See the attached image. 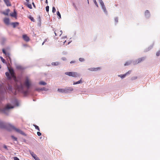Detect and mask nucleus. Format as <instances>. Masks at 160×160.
<instances>
[{
	"mask_svg": "<svg viewBox=\"0 0 160 160\" xmlns=\"http://www.w3.org/2000/svg\"><path fill=\"white\" fill-rule=\"evenodd\" d=\"M24 85L27 89V90H25L23 85L20 84L19 85H17L15 88L19 91L23 93L24 94H27L28 93V89H29L32 86V83L30 79L27 77L26 78L24 82Z\"/></svg>",
	"mask_w": 160,
	"mask_h": 160,
	"instance_id": "f257e3e1",
	"label": "nucleus"
},
{
	"mask_svg": "<svg viewBox=\"0 0 160 160\" xmlns=\"http://www.w3.org/2000/svg\"><path fill=\"white\" fill-rule=\"evenodd\" d=\"M6 89L8 90V92H12V87L11 86L8 85L4 86L3 85H0V93H2L6 91Z\"/></svg>",
	"mask_w": 160,
	"mask_h": 160,
	"instance_id": "f03ea898",
	"label": "nucleus"
},
{
	"mask_svg": "<svg viewBox=\"0 0 160 160\" xmlns=\"http://www.w3.org/2000/svg\"><path fill=\"white\" fill-rule=\"evenodd\" d=\"M65 74L69 76L77 77L80 76L79 74L75 72H66Z\"/></svg>",
	"mask_w": 160,
	"mask_h": 160,
	"instance_id": "7ed1b4c3",
	"label": "nucleus"
},
{
	"mask_svg": "<svg viewBox=\"0 0 160 160\" xmlns=\"http://www.w3.org/2000/svg\"><path fill=\"white\" fill-rule=\"evenodd\" d=\"M13 108V106H11L10 104H8L2 109V111L4 113L7 114H8L7 112H8V110L10 108Z\"/></svg>",
	"mask_w": 160,
	"mask_h": 160,
	"instance_id": "20e7f679",
	"label": "nucleus"
},
{
	"mask_svg": "<svg viewBox=\"0 0 160 160\" xmlns=\"http://www.w3.org/2000/svg\"><path fill=\"white\" fill-rule=\"evenodd\" d=\"M8 70L9 73L10 74L11 77L14 78H16L14 75V71L13 69L12 68H8Z\"/></svg>",
	"mask_w": 160,
	"mask_h": 160,
	"instance_id": "39448f33",
	"label": "nucleus"
},
{
	"mask_svg": "<svg viewBox=\"0 0 160 160\" xmlns=\"http://www.w3.org/2000/svg\"><path fill=\"white\" fill-rule=\"evenodd\" d=\"M54 31L56 36L58 35L60 36L62 33V30L59 31L54 29Z\"/></svg>",
	"mask_w": 160,
	"mask_h": 160,
	"instance_id": "423d86ee",
	"label": "nucleus"
},
{
	"mask_svg": "<svg viewBox=\"0 0 160 160\" xmlns=\"http://www.w3.org/2000/svg\"><path fill=\"white\" fill-rule=\"evenodd\" d=\"M12 127L17 132L20 133L22 135L24 134V132H23L22 130L19 129L15 128L13 126H12Z\"/></svg>",
	"mask_w": 160,
	"mask_h": 160,
	"instance_id": "0eeeda50",
	"label": "nucleus"
},
{
	"mask_svg": "<svg viewBox=\"0 0 160 160\" xmlns=\"http://www.w3.org/2000/svg\"><path fill=\"white\" fill-rule=\"evenodd\" d=\"M66 93H69L70 92L73 90V88L72 87L65 88Z\"/></svg>",
	"mask_w": 160,
	"mask_h": 160,
	"instance_id": "6e6552de",
	"label": "nucleus"
},
{
	"mask_svg": "<svg viewBox=\"0 0 160 160\" xmlns=\"http://www.w3.org/2000/svg\"><path fill=\"white\" fill-rule=\"evenodd\" d=\"M22 38L26 42H28L29 41V38L26 35H23Z\"/></svg>",
	"mask_w": 160,
	"mask_h": 160,
	"instance_id": "1a4fd4ad",
	"label": "nucleus"
},
{
	"mask_svg": "<svg viewBox=\"0 0 160 160\" xmlns=\"http://www.w3.org/2000/svg\"><path fill=\"white\" fill-rule=\"evenodd\" d=\"M88 69L89 70L93 71H98V70H99L100 69V68H88Z\"/></svg>",
	"mask_w": 160,
	"mask_h": 160,
	"instance_id": "9d476101",
	"label": "nucleus"
},
{
	"mask_svg": "<svg viewBox=\"0 0 160 160\" xmlns=\"http://www.w3.org/2000/svg\"><path fill=\"white\" fill-rule=\"evenodd\" d=\"M131 72V71H129L123 75H119V76L120 77L122 78H124L125 77L126 75L130 74Z\"/></svg>",
	"mask_w": 160,
	"mask_h": 160,
	"instance_id": "9b49d317",
	"label": "nucleus"
},
{
	"mask_svg": "<svg viewBox=\"0 0 160 160\" xmlns=\"http://www.w3.org/2000/svg\"><path fill=\"white\" fill-rule=\"evenodd\" d=\"M145 59V58L144 57H142L141 58H138L136 61V63H138L142 61H143Z\"/></svg>",
	"mask_w": 160,
	"mask_h": 160,
	"instance_id": "f8f14e48",
	"label": "nucleus"
},
{
	"mask_svg": "<svg viewBox=\"0 0 160 160\" xmlns=\"http://www.w3.org/2000/svg\"><path fill=\"white\" fill-rule=\"evenodd\" d=\"M2 52L7 57H8L10 59V54L9 53H7L4 49H2Z\"/></svg>",
	"mask_w": 160,
	"mask_h": 160,
	"instance_id": "ddd939ff",
	"label": "nucleus"
},
{
	"mask_svg": "<svg viewBox=\"0 0 160 160\" xmlns=\"http://www.w3.org/2000/svg\"><path fill=\"white\" fill-rule=\"evenodd\" d=\"M4 22L7 25H8L9 24V20L8 18H5L4 19Z\"/></svg>",
	"mask_w": 160,
	"mask_h": 160,
	"instance_id": "4468645a",
	"label": "nucleus"
},
{
	"mask_svg": "<svg viewBox=\"0 0 160 160\" xmlns=\"http://www.w3.org/2000/svg\"><path fill=\"white\" fill-rule=\"evenodd\" d=\"M4 2L7 6H11V4L9 0H3Z\"/></svg>",
	"mask_w": 160,
	"mask_h": 160,
	"instance_id": "2eb2a0df",
	"label": "nucleus"
},
{
	"mask_svg": "<svg viewBox=\"0 0 160 160\" xmlns=\"http://www.w3.org/2000/svg\"><path fill=\"white\" fill-rule=\"evenodd\" d=\"M58 92H61V93H66L65 88V89L58 88Z\"/></svg>",
	"mask_w": 160,
	"mask_h": 160,
	"instance_id": "dca6fc26",
	"label": "nucleus"
},
{
	"mask_svg": "<svg viewBox=\"0 0 160 160\" xmlns=\"http://www.w3.org/2000/svg\"><path fill=\"white\" fill-rule=\"evenodd\" d=\"M18 24H19V23L17 22H12L11 23V25H12V26L14 28H15L16 26H18Z\"/></svg>",
	"mask_w": 160,
	"mask_h": 160,
	"instance_id": "f3484780",
	"label": "nucleus"
},
{
	"mask_svg": "<svg viewBox=\"0 0 160 160\" xmlns=\"http://www.w3.org/2000/svg\"><path fill=\"white\" fill-rule=\"evenodd\" d=\"M145 14L146 16L147 17H149L150 16V12L148 10H146L145 11Z\"/></svg>",
	"mask_w": 160,
	"mask_h": 160,
	"instance_id": "a211bd4d",
	"label": "nucleus"
},
{
	"mask_svg": "<svg viewBox=\"0 0 160 160\" xmlns=\"http://www.w3.org/2000/svg\"><path fill=\"white\" fill-rule=\"evenodd\" d=\"M9 73V72H7L5 73V74L8 78L11 79V77Z\"/></svg>",
	"mask_w": 160,
	"mask_h": 160,
	"instance_id": "6ab92c4d",
	"label": "nucleus"
},
{
	"mask_svg": "<svg viewBox=\"0 0 160 160\" xmlns=\"http://www.w3.org/2000/svg\"><path fill=\"white\" fill-rule=\"evenodd\" d=\"M31 154L32 156L35 159L38 157L37 155L36 154H34V153L33 152H31Z\"/></svg>",
	"mask_w": 160,
	"mask_h": 160,
	"instance_id": "aec40b11",
	"label": "nucleus"
},
{
	"mask_svg": "<svg viewBox=\"0 0 160 160\" xmlns=\"http://www.w3.org/2000/svg\"><path fill=\"white\" fill-rule=\"evenodd\" d=\"M102 9L103 10L104 12L106 13H107V12L106 10V9L105 5L102 7Z\"/></svg>",
	"mask_w": 160,
	"mask_h": 160,
	"instance_id": "412c9836",
	"label": "nucleus"
},
{
	"mask_svg": "<svg viewBox=\"0 0 160 160\" xmlns=\"http://www.w3.org/2000/svg\"><path fill=\"white\" fill-rule=\"evenodd\" d=\"M14 12L13 13H10V16L12 17H15L16 16V12L15 11V10H14Z\"/></svg>",
	"mask_w": 160,
	"mask_h": 160,
	"instance_id": "4be33fe9",
	"label": "nucleus"
},
{
	"mask_svg": "<svg viewBox=\"0 0 160 160\" xmlns=\"http://www.w3.org/2000/svg\"><path fill=\"white\" fill-rule=\"evenodd\" d=\"M59 64L58 62H53L52 63V65L53 66H57Z\"/></svg>",
	"mask_w": 160,
	"mask_h": 160,
	"instance_id": "5701e85b",
	"label": "nucleus"
},
{
	"mask_svg": "<svg viewBox=\"0 0 160 160\" xmlns=\"http://www.w3.org/2000/svg\"><path fill=\"white\" fill-rule=\"evenodd\" d=\"M39 84L41 85H46L47 83L45 82L42 81L39 82Z\"/></svg>",
	"mask_w": 160,
	"mask_h": 160,
	"instance_id": "b1692460",
	"label": "nucleus"
},
{
	"mask_svg": "<svg viewBox=\"0 0 160 160\" xmlns=\"http://www.w3.org/2000/svg\"><path fill=\"white\" fill-rule=\"evenodd\" d=\"M25 4L29 8H32V5L31 4H29L28 3H25Z\"/></svg>",
	"mask_w": 160,
	"mask_h": 160,
	"instance_id": "393cba45",
	"label": "nucleus"
},
{
	"mask_svg": "<svg viewBox=\"0 0 160 160\" xmlns=\"http://www.w3.org/2000/svg\"><path fill=\"white\" fill-rule=\"evenodd\" d=\"M4 127V125L3 123L1 122H0V128H3Z\"/></svg>",
	"mask_w": 160,
	"mask_h": 160,
	"instance_id": "a878e982",
	"label": "nucleus"
},
{
	"mask_svg": "<svg viewBox=\"0 0 160 160\" xmlns=\"http://www.w3.org/2000/svg\"><path fill=\"white\" fill-rule=\"evenodd\" d=\"M98 1L102 7L104 5V3L102 0H98Z\"/></svg>",
	"mask_w": 160,
	"mask_h": 160,
	"instance_id": "bb28decb",
	"label": "nucleus"
},
{
	"mask_svg": "<svg viewBox=\"0 0 160 160\" xmlns=\"http://www.w3.org/2000/svg\"><path fill=\"white\" fill-rule=\"evenodd\" d=\"M81 82H82V80H81V79L78 82H74L73 84L75 85V84H79V83H81Z\"/></svg>",
	"mask_w": 160,
	"mask_h": 160,
	"instance_id": "cd10ccee",
	"label": "nucleus"
},
{
	"mask_svg": "<svg viewBox=\"0 0 160 160\" xmlns=\"http://www.w3.org/2000/svg\"><path fill=\"white\" fill-rule=\"evenodd\" d=\"M33 126L35 127L36 129H37L39 131H40L39 128L38 126H37V125H33Z\"/></svg>",
	"mask_w": 160,
	"mask_h": 160,
	"instance_id": "c85d7f7f",
	"label": "nucleus"
},
{
	"mask_svg": "<svg viewBox=\"0 0 160 160\" xmlns=\"http://www.w3.org/2000/svg\"><path fill=\"white\" fill-rule=\"evenodd\" d=\"M0 58L1 61L3 63H4L5 62V60L2 57H0Z\"/></svg>",
	"mask_w": 160,
	"mask_h": 160,
	"instance_id": "c756f323",
	"label": "nucleus"
},
{
	"mask_svg": "<svg viewBox=\"0 0 160 160\" xmlns=\"http://www.w3.org/2000/svg\"><path fill=\"white\" fill-rule=\"evenodd\" d=\"M57 15L59 17V18H61V14H60L59 12L58 11L57 12Z\"/></svg>",
	"mask_w": 160,
	"mask_h": 160,
	"instance_id": "7c9ffc66",
	"label": "nucleus"
},
{
	"mask_svg": "<svg viewBox=\"0 0 160 160\" xmlns=\"http://www.w3.org/2000/svg\"><path fill=\"white\" fill-rule=\"evenodd\" d=\"M29 18L31 21L32 22H34V19L31 16H30L29 17Z\"/></svg>",
	"mask_w": 160,
	"mask_h": 160,
	"instance_id": "2f4dec72",
	"label": "nucleus"
},
{
	"mask_svg": "<svg viewBox=\"0 0 160 160\" xmlns=\"http://www.w3.org/2000/svg\"><path fill=\"white\" fill-rule=\"evenodd\" d=\"M93 2H94V3H95V5H96V6L97 7H98V4L97 2L96 1V0H93Z\"/></svg>",
	"mask_w": 160,
	"mask_h": 160,
	"instance_id": "473e14b6",
	"label": "nucleus"
},
{
	"mask_svg": "<svg viewBox=\"0 0 160 160\" xmlns=\"http://www.w3.org/2000/svg\"><path fill=\"white\" fill-rule=\"evenodd\" d=\"M7 11H8V12H3V13L6 15H8V12L9 11V10L8 9L7 10Z\"/></svg>",
	"mask_w": 160,
	"mask_h": 160,
	"instance_id": "72a5a7b5",
	"label": "nucleus"
},
{
	"mask_svg": "<svg viewBox=\"0 0 160 160\" xmlns=\"http://www.w3.org/2000/svg\"><path fill=\"white\" fill-rule=\"evenodd\" d=\"M40 90H41L47 91L48 90V89L45 88H41L40 89Z\"/></svg>",
	"mask_w": 160,
	"mask_h": 160,
	"instance_id": "f704fd0d",
	"label": "nucleus"
},
{
	"mask_svg": "<svg viewBox=\"0 0 160 160\" xmlns=\"http://www.w3.org/2000/svg\"><path fill=\"white\" fill-rule=\"evenodd\" d=\"M56 9L54 7H52V12L53 13H54L56 12Z\"/></svg>",
	"mask_w": 160,
	"mask_h": 160,
	"instance_id": "c9c22d12",
	"label": "nucleus"
},
{
	"mask_svg": "<svg viewBox=\"0 0 160 160\" xmlns=\"http://www.w3.org/2000/svg\"><path fill=\"white\" fill-rule=\"evenodd\" d=\"M46 10L47 12H48L49 11V7L48 6H47L46 7Z\"/></svg>",
	"mask_w": 160,
	"mask_h": 160,
	"instance_id": "e433bc0d",
	"label": "nucleus"
},
{
	"mask_svg": "<svg viewBox=\"0 0 160 160\" xmlns=\"http://www.w3.org/2000/svg\"><path fill=\"white\" fill-rule=\"evenodd\" d=\"M130 63V62H126L124 64V65L125 66L128 65H129Z\"/></svg>",
	"mask_w": 160,
	"mask_h": 160,
	"instance_id": "4c0bfd02",
	"label": "nucleus"
},
{
	"mask_svg": "<svg viewBox=\"0 0 160 160\" xmlns=\"http://www.w3.org/2000/svg\"><path fill=\"white\" fill-rule=\"evenodd\" d=\"M12 138L15 141H17V138L16 137H15L14 136H11Z\"/></svg>",
	"mask_w": 160,
	"mask_h": 160,
	"instance_id": "58836bf2",
	"label": "nucleus"
},
{
	"mask_svg": "<svg viewBox=\"0 0 160 160\" xmlns=\"http://www.w3.org/2000/svg\"><path fill=\"white\" fill-rule=\"evenodd\" d=\"M79 60L80 61V62H83L84 61V59L83 58H79Z\"/></svg>",
	"mask_w": 160,
	"mask_h": 160,
	"instance_id": "ea45409f",
	"label": "nucleus"
},
{
	"mask_svg": "<svg viewBox=\"0 0 160 160\" xmlns=\"http://www.w3.org/2000/svg\"><path fill=\"white\" fill-rule=\"evenodd\" d=\"M137 78V77H132L131 78V79L132 80H135V79H136Z\"/></svg>",
	"mask_w": 160,
	"mask_h": 160,
	"instance_id": "a19ab883",
	"label": "nucleus"
},
{
	"mask_svg": "<svg viewBox=\"0 0 160 160\" xmlns=\"http://www.w3.org/2000/svg\"><path fill=\"white\" fill-rule=\"evenodd\" d=\"M17 68L18 69H22V67L20 66H18L17 67Z\"/></svg>",
	"mask_w": 160,
	"mask_h": 160,
	"instance_id": "79ce46f5",
	"label": "nucleus"
},
{
	"mask_svg": "<svg viewBox=\"0 0 160 160\" xmlns=\"http://www.w3.org/2000/svg\"><path fill=\"white\" fill-rule=\"evenodd\" d=\"M37 133V135L38 136H40L41 135V133L40 132H38Z\"/></svg>",
	"mask_w": 160,
	"mask_h": 160,
	"instance_id": "37998d69",
	"label": "nucleus"
},
{
	"mask_svg": "<svg viewBox=\"0 0 160 160\" xmlns=\"http://www.w3.org/2000/svg\"><path fill=\"white\" fill-rule=\"evenodd\" d=\"M14 160H19V159L17 157H14Z\"/></svg>",
	"mask_w": 160,
	"mask_h": 160,
	"instance_id": "c03bdc74",
	"label": "nucleus"
},
{
	"mask_svg": "<svg viewBox=\"0 0 160 160\" xmlns=\"http://www.w3.org/2000/svg\"><path fill=\"white\" fill-rule=\"evenodd\" d=\"M118 18H116L115 19V21L116 22H118Z\"/></svg>",
	"mask_w": 160,
	"mask_h": 160,
	"instance_id": "a18cd8bd",
	"label": "nucleus"
},
{
	"mask_svg": "<svg viewBox=\"0 0 160 160\" xmlns=\"http://www.w3.org/2000/svg\"><path fill=\"white\" fill-rule=\"evenodd\" d=\"M160 54V52H158L156 53V55L158 56H159Z\"/></svg>",
	"mask_w": 160,
	"mask_h": 160,
	"instance_id": "49530a36",
	"label": "nucleus"
},
{
	"mask_svg": "<svg viewBox=\"0 0 160 160\" xmlns=\"http://www.w3.org/2000/svg\"><path fill=\"white\" fill-rule=\"evenodd\" d=\"M8 57L7 58V60H8V61H9V60L10 61V62H11V59H10L8 57Z\"/></svg>",
	"mask_w": 160,
	"mask_h": 160,
	"instance_id": "de8ad7c7",
	"label": "nucleus"
},
{
	"mask_svg": "<svg viewBox=\"0 0 160 160\" xmlns=\"http://www.w3.org/2000/svg\"><path fill=\"white\" fill-rule=\"evenodd\" d=\"M47 41V39H45L44 40V41L42 43V45H43L44 43Z\"/></svg>",
	"mask_w": 160,
	"mask_h": 160,
	"instance_id": "09e8293b",
	"label": "nucleus"
},
{
	"mask_svg": "<svg viewBox=\"0 0 160 160\" xmlns=\"http://www.w3.org/2000/svg\"><path fill=\"white\" fill-rule=\"evenodd\" d=\"M62 59L63 60H65L66 59L65 58H62Z\"/></svg>",
	"mask_w": 160,
	"mask_h": 160,
	"instance_id": "8fccbe9b",
	"label": "nucleus"
},
{
	"mask_svg": "<svg viewBox=\"0 0 160 160\" xmlns=\"http://www.w3.org/2000/svg\"><path fill=\"white\" fill-rule=\"evenodd\" d=\"M3 148H4L6 149H7V146H6V145H4V146H3Z\"/></svg>",
	"mask_w": 160,
	"mask_h": 160,
	"instance_id": "3c124183",
	"label": "nucleus"
},
{
	"mask_svg": "<svg viewBox=\"0 0 160 160\" xmlns=\"http://www.w3.org/2000/svg\"><path fill=\"white\" fill-rule=\"evenodd\" d=\"M35 160H40V159L38 157H37Z\"/></svg>",
	"mask_w": 160,
	"mask_h": 160,
	"instance_id": "603ef678",
	"label": "nucleus"
},
{
	"mask_svg": "<svg viewBox=\"0 0 160 160\" xmlns=\"http://www.w3.org/2000/svg\"><path fill=\"white\" fill-rule=\"evenodd\" d=\"M75 62V61H71L70 62V63H74Z\"/></svg>",
	"mask_w": 160,
	"mask_h": 160,
	"instance_id": "864d4df0",
	"label": "nucleus"
},
{
	"mask_svg": "<svg viewBox=\"0 0 160 160\" xmlns=\"http://www.w3.org/2000/svg\"><path fill=\"white\" fill-rule=\"evenodd\" d=\"M16 103H17V106H18V102H17V101H16Z\"/></svg>",
	"mask_w": 160,
	"mask_h": 160,
	"instance_id": "5fc2aeb1",
	"label": "nucleus"
},
{
	"mask_svg": "<svg viewBox=\"0 0 160 160\" xmlns=\"http://www.w3.org/2000/svg\"><path fill=\"white\" fill-rule=\"evenodd\" d=\"M45 3H47V4L48 3V0H46Z\"/></svg>",
	"mask_w": 160,
	"mask_h": 160,
	"instance_id": "6e6d98bb",
	"label": "nucleus"
},
{
	"mask_svg": "<svg viewBox=\"0 0 160 160\" xmlns=\"http://www.w3.org/2000/svg\"><path fill=\"white\" fill-rule=\"evenodd\" d=\"M27 3H28L29 2V0H26Z\"/></svg>",
	"mask_w": 160,
	"mask_h": 160,
	"instance_id": "4d7b16f0",
	"label": "nucleus"
},
{
	"mask_svg": "<svg viewBox=\"0 0 160 160\" xmlns=\"http://www.w3.org/2000/svg\"><path fill=\"white\" fill-rule=\"evenodd\" d=\"M74 7L76 9H77V8L76 6H75Z\"/></svg>",
	"mask_w": 160,
	"mask_h": 160,
	"instance_id": "13d9d810",
	"label": "nucleus"
},
{
	"mask_svg": "<svg viewBox=\"0 0 160 160\" xmlns=\"http://www.w3.org/2000/svg\"><path fill=\"white\" fill-rule=\"evenodd\" d=\"M32 4H33V6H34V7H35V5H34V3L33 2V3H32Z\"/></svg>",
	"mask_w": 160,
	"mask_h": 160,
	"instance_id": "bf43d9fd",
	"label": "nucleus"
},
{
	"mask_svg": "<svg viewBox=\"0 0 160 160\" xmlns=\"http://www.w3.org/2000/svg\"><path fill=\"white\" fill-rule=\"evenodd\" d=\"M88 1V3L89 4V0H87Z\"/></svg>",
	"mask_w": 160,
	"mask_h": 160,
	"instance_id": "052dcab7",
	"label": "nucleus"
},
{
	"mask_svg": "<svg viewBox=\"0 0 160 160\" xmlns=\"http://www.w3.org/2000/svg\"><path fill=\"white\" fill-rule=\"evenodd\" d=\"M1 65H0V69L1 68Z\"/></svg>",
	"mask_w": 160,
	"mask_h": 160,
	"instance_id": "680f3d73",
	"label": "nucleus"
},
{
	"mask_svg": "<svg viewBox=\"0 0 160 160\" xmlns=\"http://www.w3.org/2000/svg\"><path fill=\"white\" fill-rule=\"evenodd\" d=\"M66 42V41H65L64 42V43Z\"/></svg>",
	"mask_w": 160,
	"mask_h": 160,
	"instance_id": "e2e57ef3",
	"label": "nucleus"
}]
</instances>
